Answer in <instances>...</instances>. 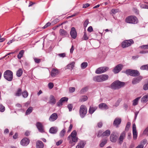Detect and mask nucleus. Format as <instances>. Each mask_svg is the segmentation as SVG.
<instances>
[{
	"mask_svg": "<svg viewBox=\"0 0 148 148\" xmlns=\"http://www.w3.org/2000/svg\"><path fill=\"white\" fill-rule=\"evenodd\" d=\"M77 135V132L76 130H74L67 137V140L72 146L74 145L75 143L77 142L78 138Z\"/></svg>",
	"mask_w": 148,
	"mask_h": 148,
	"instance_id": "f257e3e1",
	"label": "nucleus"
},
{
	"mask_svg": "<svg viewBox=\"0 0 148 148\" xmlns=\"http://www.w3.org/2000/svg\"><path fill=\"white\" fill-rule=\"evenodd\" d=\"M125 85L124 82L119 81H116L112 83L111 85V88L114 90L118 89L123 87Z\"/></svg>",
	"mask_w": 148,
	"mask_h": 148,
	"instance_id": "f03ea898",
	"label": "nucleus"
},
{
	"mask_svg": "<svg viewBox=\"0 0 148 148\" xmlns=\"http://www.w3.org/2000/svg\"><path fill=\"white\" fill-rule=\"evenodd\" d=\"M3 77L7 80L11 81L13 78V72L10 70H7L4 73Z\"/></svg>",
	"mask_w": 148,
	"mask_h": 148,
	"instance_id": "7ed1b4c3",
	"label": "nucleus"
},
{
	"mask_svg": "<svg viewBox=\"0 0 148 148\" xmlns=\"http://www.w3.org/2000/svg\"><path fill=\"white\" fill-rule=\"evenodd\" d=\"M125 73L128 75L133 77H137L139 75L140 73L137 70L128 69L126 70Z\"/></svg>",
	"mask_w": 148,
	"mask_h": 148,
	"instance_id": "20e7f679",
	"label": "nucleus"
},
{
	"mask_svg": "<svg viewBox=\"0 0 148 148\" xmlns=\"http://www.w3.org/2000/svg\"><path fill=\"white\" fill-rule=\"evenodd\" d=\"M87 109L86 106L84 105H81L79 108V115L82 118H83L86 115Z\"/></svg>",
	"mask_w": 148,
	"mask_h": 148,
	"instance_id": "39448f33",
	"label": "nucleus"
},
{
	"mask_svg": "<svg viewBox=\"0 0 148 148\" xmlns=\"http://www.w3.org/2000/svg\"><path fill=\"white\" fill-rule=\"evenodd\" d=\"M125 22L129 23L135 24L138 23V20L136 17L131 16L126 18Z\"/></svg>",
	"mask_w": 148,
	"mask_h": 148,
	"instance_id": "423d86ee",
	"label": "nucleus"
},
{
	"mask_svg": "<svg viewBox=\"0 0 148 148\" xmlns=\"http://www.w3.org/2000/svg\"><path fill=\"white\" fill-rule=\"evenodd\" d=\"M134 42L132 39L125 40L121 43V46L123 48H125L130 46L134 44Z\"/></svg>",
	"mask_w": 148,
	"mask_h": 148,
	"instance_id": "0eeeda50",
	"label": "nucleus"
},
{
	"mask_svg": "<svg viewBox=\"0 0 148 148\" xmlns=\"http://www.w3.org/2000/svg\"><path fill=\"white\" fill-rule=\"evenodd\" d=\"M109 69L107 67H102L98 68L95 71V73L97 74H100L104 73L107 71Z\"/></svg>",
	"mask_w": 148,
	"mask_h": 148,
	"instance_id": "6e6552de",
	"label": "nucleus"
},
{
	"mask_svg": "<svg viewBox=\"0 0 148 148\" xmlns=\"http://www.w3.org/2000/svg\"><path fill=\"white\" fill-rule=\"evenodd\" d=\"M36 126L39 131L42 133L45 132L44 127L42 124L40 122H37Z\"/></svg>",
	"mask_w": 148,
	"mask_h": 148,
	"instance_id": "1a4fd4ad",
	"label": "nucleus"
},
{
	"mask_svg": "<svg viewBox=\"0 0 148 148\" xmlns=\"http://www.w3.org/2000/svg\"><path fill=\"white\" fill-rule=\"evenodd\" d=\"M123 65L119 64L117 65L114 69L113 71L115 73H117L119 72L122 69Z\"/></svg>",
	"mask_w": 148,
	"mask_h": 148,
	"instance_id": "9d476101",
	"label": "nucleus"
},
{
	"mask_svg": "<svg viewBox=\"0 0 148 148\" xmlns=\"http://www.w3.org/2000/svg\"><path fill=\"white\" fill-rule=\"evenodd\" d=\"M71 37L73 39H75L77 36V32L75 27H72L70 32Z\"/></svg>",
	"mask_w": 148,
	"mask_h": 148,
	"instance_id": "9b49d317",
	"label": "nucleus"
},
{
	"mask_svg": "<svg viewBox=\"0 0 148 148\" xmlns=\"http://www.w3.org/2000/svg\"><path fill=\"white\" fill-rule=\"evenodd\" d=\"M58 118V115L56 113H53L50 116L49 120L51 122H53L56 120Z\"/></svg>",
	"mask_w": 148,
	"mask_h": 148,
	"instance_id": "f8f14e48",
	"label": "nucleus"
},
{
	"mask_svg": "<svg viewBox=\"0 0 148 148\" xmlns=\"http://www.w3.org/2000/svg\"><path fill=\"white\" fill-rule=\"evenodd\" d=\"M142 79L143 77L140 76H139L136 78H134L132 80V83L134 84H136L138 83Z\"/></svg>",
	"mask_w": 148,
	"mask_h": 148,
	"instance_id": "ddd939ff",
	"label": "nucleus"
},
{
	"mask_svg": "<svg viewBox=\"0 0 148 148\" xmlns=\"http://www.w3.org/2000/svg\"><path fill=\"white\" fill-rule=\"evenodd\" d=\"M68 100V98L66 97H62L57 103V106H62L63 102L65 101H67Z\"/></svg>",
	"mask_w": 148,
	"mask_h": 148,
	"instance_id": "4468645a",
	"label": "nucleus"
},
{
	"mask_svg": "<svg viewBox=\"0 0 148 148\" xmlns=\"http://www.w3.org/2000/svg\"><path fill=\"white\" fill-rule=\"evenodd\" d=\"M121 119L120 118H116L114 120L113 124L116 127H118L119 125L121 123Z\"/></svg>",
	"mask_w": 148,
	"mask_h": 148,
	"instance_id": "2eb2a0df",
	"label": "nucleus"
},
{
	"mask_svg": "<svg viewBox=\"0 0 148 148\" xmlns=\"http://www.w3.org/2000/svg\"><path fill=\"white\" fill-rule=\"evenodd\" d=\"M29 140L27 138H24L21 142V144L23 146H26L29 143Z\"/></svg>",
	"mask_w": 148,
	"mask_h": 148,
	"instance_id": "dca6fc26",
	"label": "nucleus"
},
{
	"mask_svg": "<svg viewBox=\"0 0 148 148\" xmlns=\"http://www.w3.org/2000/svg\"><path fill=\"white\" fill-rule=\"evenodd\" d=\"M117 138V137L114 133H112L110 136V140L112 142H115Z\"/></svg>",
	"mask_w": 148,
	"mask_h": 148,
	"instance_id": "f3484780",
	"label": "nucleus"
},
{
	"mask_svg": "<svg viewBox=\"0 0 148 148\" xmlns=\"http://www.w3.org/2000/svg\"><path fill=\"white\" fill-rule=\"evenodd\" d=\"M125 134L126 133L125 131H123L121 134L119 138V143L120 144H121L123 143V140L125 137Z\"/></svg>",
	"mask_w": 148,
	"mask_h": 148,
	"instance_id": "a211bd4d",
	"label": "nucleus"
},
{
	"mask_svg": "<svg viewBox=\"0 0 148 148\" xmlns=\"http://www.w3.org/2000/svg\"><path fill=\"white\" fill-rule=\"evenodd\" d=\"M99 107L101 109H107L109 108L107 105L106 103H100L99 105Z\"/></svg>",
	"mask_w": 148,
	"mask_h": 148,
	"instance_id": "6ab92c4d",
	"label": "nucleus"
},
{
	"mask_svg": "<svg viewBox=\"0 0 148 148\" xmlns=\"http://www.w3.org/2000/svg\"><path fill=\"white\" fill-rule=\"evenodd\" d=\"M86 144L85 142L81 141L76 146V148H83Z\"/></svg>",
	"mask_w": 148,
	"mask_h": 148,
	"instance_id": "aec40b11",
	"label": "nucleus"
},
{
	"mask_svg": "<svg viewBox=\"0 0 148 148\" xmlns=\"http://www.w3.org/2000/svg\"><path fill=\"white\" fill-rule=\"evenodd\" d=\"M36 148H43L44 147V144L43 143L40 141L38 140L36 143Z\"/></svg>",
	"mask_w": 148,
	"mask_h": 148,
	"instance_id": "412c9836",
	"label": "nucleus"
},
{
	"mask_svg": "<svg viewBox=\"0 0 148 148\" xmlns=\"http://www.w3.org/2000/svg\"><path fill=\"white\" fill-rule=\"evenodd\" d=\"M58 131V129L56 127H51L49 130V132L51 134H55L57 133Z\"/></svg>",
	"mask_w": 148,
	"mask_h": 148,
	"instance_id": "4be33fe9",
	"label": "nucleus"
},
{
	"mask_svg": "<svg viewBox=\"0 0 148 148\" xmlns=\"http://www.w3.org/2000/svg\"><path fill=\"white\" fill-rule=\"evenodd\" d=\"M59 33L60 35L62 36H65L67 35V32L63 29H60Z\"/></svg>",
	"mask_w": 148,
	"mask_h": 148,
	"instance_id": "5701e85b",
	"label": "nucleus"
},
{
	"mask_svg": "<svg viewBox=\"0 0 148 148\" xmlns=\"http://www.w3.org/2000/svg\"><path fill=\"white\" fill-rule=\"evenodd\" d=\"M75 64V63L74 62H71L70 63L67 65L66 66V69L72 70L74 67Z\"/></svg>",
	"mask_w": 148,
	"mask_h": 148,
	"instance_id": "b1692460",
	"label": "nucleus"
},
{
	"mask_svg": "<svg viewBox=\"0 0 148 148\" xmlns=\"http://www.w3.org/2000/svg\"><path fill=\"white\" fill-rule=\"evenodd\" d=\"M97 107H96L90 106L89 107L88 112L90 114H92L96 110Z\"/></svg>",
	"mask_w": 148,
	"mask_h": 148,
	"instance_id": "393cba45",
	"label": "nucleus"
},
{
	"mask_svg": "<svg viewBox=\"0 0 148 148\" xmlns=\"http://www.w3.org/2000/svg\"><path fill=\"white\" fill-rule=\"evenodd\" d=\"M58 73V70L55 69H53L51 72V76L53 77H55Z\"/></svg>",
	"mask_w": 148,
	"mask_h": 148,
	"instance_id": "a878e982",
	"label": "nucleus"
},
{
	"mask_svg": "<svg viewBox=\"0 0 148 148\" xmlns=\"http://www.w3.org/2000/svg\"><path fill=\"white\" fill-rule=\"evenodd\" d=\"M50 103L52 104H54L56 103V100L53 95H51L50 97Z\"/></svg>",
	"mask_w": 148,
	"mask_h": 148,
	"instance_id": "bb28decb",
	"label": "nucleus"
},
{
	"mask_svg": "<svg viewBox=\"0 0 148 148\" xmlns=\"http://www.w3.org/2000/svg\"><path fill=\"white\" fill-rule=\"evenodd\" d=\"M93 80L96 82H102V80L101 79V75L98 76H95L93 77Z\"/></svg>",
	"mask_w": 148,
	"mask_h": 148,
	"instance_id": "cd10ccee",
	"label": "nucleus"
},
{
	"mask_svg": "<svg viewBox=\"0 0 148 148\" xmlns=\"http://www.w3.org/2000/svg\"><path fill=\"white\" fill-rule=\"evenodd\" d=\"M141 101L142 102H146L148 101V93L141 98Z\"/></svg>",
	"mask_w": 148,
	"mask_h": 148,
	"instance_id": "c85d7f7f",
	"label": "nucleus"
},
{
	"mask_svg": "<svg viewBox=\"0 0 148 148\" xmlns=\"http://www.w3.org/2000/svg\"><path fill=\"white\" fill-rule=\"evenodd\" d=\"M110 131L109 130H107L103 132L102 134V136H108L110 134Z\"/></svg>",
	"mask_w": 148,
	"mask_h": 148,
	"instance_id": "c756f323",
	"label": "nucleus"
},
{
	"mask_svg": "<svg viewBox=\"0 0 148 148\" xmlns=\"http://www.w3.org/2000/svg\"><path fill=\"white\" fill-rule=\"evenodd\" d=\"M22 90L21 88H18L16 92L15 93V95L16 96H20L22 95Z\"/></svg>",
	"mask_w": 148,
	"mask_h": 148,
	"instance_id": "7c9ffc66",
	"label": "nucleus"
},
{
	"mask_svg": "<svg viewBox=\"0 0 148 148\" xmlns=\"http://www.w3.org/2000/svg\"><path fill=\"white\" fill-rule=\"evenodd\" d=\"M102 82L107 80L108 78V76L106 74H103L100 75Z\"/></svg>",
	"mask_w": 148,
	"mask_h": 148,
	"instance_id": "2f4dec72",
	"label": "nucleus"
},
{
	"mask_svg": "<svg viewBox=\"0 0 148 148\" xmlns=\"http://www.w3.org/2000/svg\"><path fill=\"white\" fill-rule=\"evenodd\" d=\"M23 70L21 68L19 69L16 72V75L18 77H20L23 74Z\"/></svg>",
	"mask_w": 148,
	"mask_h": 148,
	"instance_id": "473e14b6",
	"label": "nucleus"
},
{
	"mask_svg": "<svg viewBox=\"0 0 148 148\" xmlns=\"http://www.w3.org/2000/svg\"><path fill=\"white\" fill-rule=\"evenodd\" d=\"M140 98V97L137 98L133 101V105L135 106L137 105L138 103V101Z\"/></svg>",
	"mask_w": 148,
	"mask_h": 148,
	"instance_id": "72a5a7b5",
	"label": "nucleus"
},
{
	"mask_svg": "<svg viewBox=\"0 0 148 148\" xmlns=\"http://www.w3.org/2000/svg\"><path fill=\"white\" fill-rule=\"evenodd\" d=\"M107 140L106 139L103 140L101 141V143L100 144V146L102 147L107 143Z\"/></svg>",
	"mask_w": 148,
	"mask_h": 148,
	"instance_id": "f704fd0d",
	"label": "nucleus"
},
{
	"mask_svg": "<svg viewBox=\"0 0 148 148\" xmlns=\"http://www.w3.org/2000/svg\"><path fill=\"white\" fill-rule=\"evenodd\" d=\"M24 53V51L23 50L21 51L17 56L18 58L19 59H20L23 57Z\"/></svg>",
	"mask_w": 148,
	"mask_h": 148,
	"instance_id": "c9c22d12",
	"label": "nucleus"
},
{
	"mask_svg": "<svg viewBox=\"0 0 148 148\" xmlns=\"http://www.w3.org/2000/svg\"><path fill=\"white\" fill-rule=\"evenodd\" d=\"M22 95L23 97L26 98L28 95V93L26 90H25L22 92Z\"/></svg>",
	"mask_w": 148,
	"mask_h": 148,
	"instance_id": "e433bc0d",
	"label": "nucleus"
},
{
	"mask_svg": "<svg viewBox=\"0 0 148 148\" xmlns=\"http://www.w3.org/2000/svg\"><path fill=\"white\" fill-rule=\"evenodd\" d=\"M139 5L140 8H145L148 9V5L145 3H140L139 4Z\"/></svg>",
	"mask_w": 148,
	"mask_h": 148,
	"instance_id": "4c0bfd02",
	"label": "nucleus"
},
{
	"mask_svg": "<svg viewBox=\"0 0 148 148\" xmlns=\"http://www.w3.org/2000/svg\"><path fill=\"white\" fill-rule=\"evenodd\" d=\"M33 110V108L32 107H29V108H28L27 109V110L25 114L26 115H27L28 114H30L32 111Z\"/></svg>",
	"mask_w": 148,
	"mask_h": 148,
	"instance_id": "58836bf2",
	"label": "nucleus"
},
{
	"mask_svg": "<svg viewBox=\"0 0 148 148\" xmlns=\"http://www.w3.org/2000/svg\"><path fill=\"white\" fill-rule=\"evenodd\" d=\"M88 99V97L86 96H82L79 99L80 102H83L86 101Z\"/></svg>",
	"mask_w": 148,
	"mask_h": 148,
	"instance_id": "ea45409f",
	"label": "nucleus"
},
{
	"mask_svg": "<svg viewBox=\"0 0 148 148\" xmlns=\"http://www.w3.org/2000/svg\"><path fill=\"white\" fill-rule=\"evenodd\" d=\"M88 63L86 62H84L81 65V66L82 69H85L88 66Z\"/></svg>",
	"mask_w": 148,
	"mask_h": 148,
	"instance_id": "a19ab883",
	"label": "nucleus"
},
{
	"mask_svg": "<svg viewBox=\"0 0 148 148\" xmlns=\"http://www.w3.org/2000/svg\"><path fill=\"white\" fill-rule=\"evenodd\" d=\"M133 138L134 139H136L137 137V133L136 130L133 131Z\"/></svg>",
	"mask_w": 148,
	"mask_h": 148,
	"instance_id": "79ce46f5",
	"label": "nucleus"
},
{
	"mask_svg": "<svg viewBox=\"0 0 148 148\" xmlns=\"http://www.w3.org/2000/svg\"><path fill=\"white\" fill-rule=\"evenodd\" d=\"M66 131L65 129H63L60 132V136L61 137H63L64 136L65 134Z\"/></svg>",
	"mask_w": 148,
	"mask_h": 148,
	"instance_id": "37998d69",
	"label": "nucleus"
},
{
	"mask_svg": "<svg viewBox=\"0 0 148 148\" xmlns=\"http://www.w3.org/2000/svg\"><path fill=\"white\" fill-rule=\"evenodd\" d=\"M88 89V88L87 87H85L82 88L80 91L81 93H83L84 92H86Z\"/></svg>",
	"mask_w": 148,
	"mask_h": 148,
	"instance_id": "c03bdc74",
	"label": "nucleus"
},
{
	"mask_svg": "<svg viewBox=\"0 0 148 148\" xmlns=\"http://www.w3.org/2000/svg\"><path fill=\"white\" fill-rule=\"evenodd\" d=\"M119 11V10L118 9H112L111 10V14L112 13L113 14H115L116 13L118 12Z\"/></svg>",
	"mask_w": 148,
	"mask_h": 148,
	"instance_id": "a18cd8bd",
	"label": "nucleus"
},
{
	"mask_svg": "<svg viewBox=\"0 0 148 148\" xmlns=\"http://www.w3.org/2000/svg\"><path fill=\"white\" fill-rule=\"evenodd\" d=\"M5 107L1 104H0V111L3 112L5 111Z\"/></svg>",
	"mask_w": 148,
	"mask_h": 148,
	"instance_id": "49530a36",
	"label": "nucleus"
},
{
	"mask_svg": "<svg viewBox=\"0 0 148 148\" xmlns=\"http://www.w3.org/2000/svg\"><path fill=\"white\" fill-rule=\"evenodd\" d=\"M83 40H87L88 39V37L87 36V34L85 32L84 33V35L82 38Z\"/></svg>",
	"mask_w": 148,
	"mask_h": 148,
	"instance_id": "de8ad7c7",
	"label": "nucleus"
},
{
	"mask_svg": "<svg viewBox=\"0 0 148 148\" xmlns=\"http://www.w3.org/2000/svg\"><path fill=\"white\" fill-rule=\"evenodd\" d=\"M34 59L35 62L37 63H39L41 62V59H40L34 58Z\"/></svg>",
	"mask_w": 148,
	"mask_h": 148,
	"instance_id": "09e8293b",
	"label": "nucleus"
},
{
	"mask_svg": "<svg viewBox=\"0 0 148 148\" xmlns=\"http://www.w3.org/2000/svg\"><path fill=\"white\" fill-rule=\"evenodd\" d=\"M131 125V123L130 122H128L126 125V126L125 128V130H128L130 127V126Z\"/></svg>",
	"mask_w": 148,
	"mask_h": 148,
	"instance_id": "8fccbe9b",
	"label": "nucleus"
},
{
	"mask_svg": "<svg viewBox=\"0 0 148 148\" xmlns=\"http://www.w3.org/2000/svg\"><path fill=\"white\" fill-rule=\"evenodd\" d=\"M147 64L143 65L140 67V69L142 70H147Z\"/></svg>",
	"mask_w": 148,
	"mask_h": 148,
	"instance_id": "3c124183",
	"label": "nucleus"
},
{
	"mask_svg": "<svg viewBox=\"0 0 148 148\" xmlns=\"http://www.w3.org/2000/svg\"><path fill=\"white\" fill-rule=\"evenodd\" d=\"M89 23V21L88 19L86 20L84 23V27H86L87 26Z\"/></svg>",
	"mask_w": 148,
	"mask_h": 148,
	"instance_id": "603ef678",
	"label": "nucleus"
},
{
	"mask_svg": "<svg viewBox=\"0 0 148 148\" xmlns=\"http://www.w3.org/2000/svg\"><path fill=\"white\" fill-rule=\"evenodd\" d=\"M142 49H148V45H142L140 47Z\"/></svg>",
	"mask_w": 148,
	"mask_h": 148,
	"instance_id": "864d4df0",
	"label": "nucleus"
},
{
	"mask_svg": "<svg viewBox=\"0 0 148 148\" xmlns=\"http://www.w3.org/2000/svg\"><path fill=\"white\" fill-rule=\"evenodd\" d=\"M73 107V105L72 104H70L68 105L67 107L69 111H71L72 110Z\"/></svg>",
	"mask_w": 148,
	"mask_h": 148,
	"instance_id": "5fc2aeb1",
	"label": "nucleus"
},
{
	"mask_svg": "<svg viewBox=\"0 0 148 148\" xmlns=\"http://www.w3.org/2000/svg\"><path fill=\"white\" fill-rule=\"evenodd\" d=\"M75 88L74 87H70L69 89V91L70 92L72 93L75 91Z\"/></svg>",
	"mask_w": 148,
	"mask_h": 148,
	"instance_id": "6e6d98bb",
	"label": "nucleus"
},
{
	"mask_svg": "<svg viewBox=\"0 0 148 148\" xmlns=\"http://www.w3.org/2000/svg\"><path fill=\"white\" fill-rule=\"evenodd\" d=\"M48 86L50 89H51L53 87L54 85L53 83L50 82L49 83Z\"/></svg>",
	"mask_w": 148,
	"mask_h": 148,
	"instance_id": "4d7b16f0",
	"label": "nucleus"
},
{
	"mask_svg": "<svg viewBox=\"0 0 148 148\" xmlns=\"http://www.w3.org/2000/svg\"><path fill=\"white\" fill-rule=\"evenodd\" d=\"M143 89L144 90H148V83L144 85L143 86Z\"/></svg>",
	"mask_w": 148,
	"mask_h": 148,
	"instance_id": "13d9d810",
	"label": "nucleus"
},
{
	"mask_svg": "<svg viewBox=\"0 0 148 148\" xmlns=\"http://www.w3.org/2000/svg\"><path fill=\"white\" fill-rule=\"evenodd\" d=\"M147 140L146 139H144L141 142L140 144L144 146V145L147 143Z\"/></svg>",
	"mask_w": 148,
	"mask_h": 148,
	"instance_id": "bf43d9fd",
	"label": "nucleus"
},
{
	"mask_svg": "<svg viewBox=\"0 0 148 148\" xmlns=\"http://www.w3.org/2000/svg\"><path fill=\"white\" fill-rule=\"evenodd\" d=\"M87 31L88 32H93V29L92 27L91 26L89 27H88V28Z\"/></svg>",
	"mask_w": 148,
	"mask_h": 148,
	"instance_id": "052dcab7",
	"label": "nucleus"
},
{
	"mask_svg": "<svg viewBox=\"0 0 148 148\" xmlns=\"http://www.w3.org/2000/svg\"><path fill=\"white\" fill-rule=\"evenodd\" d=\"M102 132L101 130H100L99 131L98 134L97 135V137H99L101 136H102Z\"/></svg>",
	"mask_w": 148,
	"mask_h": 148,
	"instance_id": "680f3d73",
	"label": "nucleus"
},
{
	"mask_svg": "<svg viewBox=\"0 0 148 148\" xmlns=\"http://www.w3.org/2000/svg\"><path fill=\"white\" fill-rule=\"evenodd\" d=\"M51 24V23L50 22L47 23L43 27V29H45L47 28Z\"/></svg>",
	"mask_w": 148,
	"mask_h": 148,
	"instance_id": "e2e57ef3",
	"label": "nucleus"
},
{
	"mask_svg": "<svg viewBox=\"0 0 148 148\" xmlns=\"http://www.w3.org/2000/svg\"><path fill=\"white\" fill-rule=\"evenodd\" d=\"M58 56L60 57L64 58L66 56V54L65 53H59L58 54Z\"/></svg>",
	"mask_w": 148,
	"mask_h": 148,
	"instance_id": "0e129e2a",
	"label": "nucleus"
},
{
	"mask_svg": "<svg viewBox=\"0 0 148 148\" xmlns=\"http://www.w3.org/2000/svg\"><path fill=\"white\" fill-rule=\"evenodd\" d=\"M121 101V99H120L118 100L115 103V106L116 107L118 106L119 105Z\"/></svg>",
	"mask_w": 148,
	"mask_h": 148,
	"instance_id": "69168bd1",
	"label": "nucleus"
},
{
	"mask_svg": "<svg viewBox=\"0 0 148 148\" xmlns=\"http://www.w3.org/2000/svg\"><path fill=\"white\" fill-rule=\"evenodd\" d=\"M72 127H73V125L72 124H71L69 126V129H68V131H67V132H70L71 131Z\"/></svg>",
	"mask_w": 148,
	"mask_h": 148,
	"instance_id": "338daca9",
	"label": "nucleus"
},
{
	"mask_svg": "<svg viewBox=\"0 0 148 148\" xmlns=\"http://www.w3.org/2000/svg\"><path fill=\"white\" fill-rule=\"evenodd\" d=\"M62 140H60L58 141V142H56V145L57 146H59L62 143Z\"/></svg>",
	"mask_w": 148,
	"mask_h": 148,
	"instance_id": "774afa93",
	"label": "nucleus"
}]
</instances>
